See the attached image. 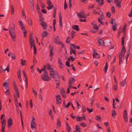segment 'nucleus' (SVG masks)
Listing matches in <instances>:
<instances>
[{
	"label": "nucleus",
	"mask_w": 132,
	"mask_h": 132,
	"mask_svg": "<svg viewBox=\"0 0 132 132\" xmlns=\"http://www.w3.org/2000/svg\"><path fill=\"white\" fill-rule=\"evenodd\" d=\"M125 37V36H124L122 38L121 43L123 47L122 50L121 52L120 53L119 56V59H122V57L124 56L126 52V50L125 49V47L124 46V39Z\"/></svg>",
	"instance_id": "nucleus-1"
},
{
	"label": "nucleus",
	"mask_w": 132,
	"mask_h": 132,
	"mask_svg": "<svg viewBox=\"0 0 132 132\" xmlns=\"http://www.w3.org/2000/svg\"><path fill=\"white\" fill-rule=\"evenodd\" d=\"M5 116L4 114L2 115L1 117V122L2 123V127L1 132H5V128L6 124V120L3 117H5Z\"/></svg>",
	"instance_id": "nucleus-2"
},
{
	"label": "nucleus",
	"mask_w": 132,
	"mask_h": 132,
	"mask_svg": "<svg viewBox=\"0 0 132 132\" xmlns=\"http://www.w3.org/2000/svg\"><path fill=\"white\" fill-rule=\"evenodd\" d=\"M13 28L12 27H11L9 29V33L13 41H15V39L16 37V34L15 33L14 30L15 29V25L14 23L13 24Z\"/></svg>",
	"instance_id": "nucleus-3"
},
{
	"label": "nucleus",
	"mask_w": 132,
	"mask_h": 132,
	"mask_svg": "<svg viewBox=\"0 0 132 132\" xmlns=\"http://www.w3.org/2000/svg\"><path fill=\"white\" fill-rule=\"evenodd\" d=\"M51 73L50 76L51 77L55 79V80L56 82H60V77L59 75H57V76L54 77V71L50 70Z\"/></svg>",
	"instance_id": "nucleus-4"
},
{
	"label": "nucleus",
	"mask_w": 132,
	"mask_h": 132,
	"mask_svg": "<svg viewBox=\"0 0 132 132\" xmlns=\"http://www.w3.org/2000/svg\"><path fill=\"white\" fill-rule=\"evenodd\" d=\"M44 76L41 77L42 80L44 81H49L50 80V77L48 76L47 71H45Z\"/></svg>",
	"instance_id": "nucleus-5"
},
{
	"label": "nucleus",
	"mask_w": 132,
	"mask_h": 132,
	"mask_svg": "<svg viewBox=\"0 0 132 132\" xmlns=\"http://www.w3.org/2000/svg\"><path fill=\"white\" fill-rule=\"evenodd\" d=\"M32 121L31 122V127L32 130L36 129V123L34 122L35 121V118L32 117Z\"/></svg>",
	"instance_id": "nucleus-6"
},
{
	"label": "nucleus",
	"mask_w": 132,
	"mask_h": 132,
	"mask_svg": "<svg viewBox=\"0 0 132 132\" xmlns=\"http://www.w3.org/2000/svg\"><path fill=\"white\" fill-rule=\"evenodd\" d=\"M13 86L17 97L19 98L20 96V94L16 83L15 81L13 82Z\"/></svg>",
	"instance_id": "nucleus-7"
},
{
	"label": "nucleus",
	"mask_w": 132,
	"mask_h": 132,
	"mask_svg": "<svg viewBox=\"0 0 132 132\" xmlns=\"http://www.w3.org/2000/svg\"><path fill=\"white\" fill-rule=\"evenodd\" d=\"M60 97L61 96L60 95H57L56 96L55 98L56 101V103L57 105H60L61 103L62 100Z\"/></svg>",
	"instance_id": "nucleus-8"
},
{
	"label": "nucleus",
	"mask_w": 132,
	"mask_h": 132,
	"mask_svg": "<svg viewBox=\"0 0 132 132\" xmlns=\"http://www.w3.org/2000/svg\"><path fill=\"white\" fill-rule=\"evenodd\" d=\"M76 46L73 44H71L70 45V49L72 53L74 54L75 52H76Z\"/></svg>",
	"instance_id": "nucleus-9"
},
{
	"label": "nucleus",
	"mask_w": 132,
	"mask_h": 132,
	"mask_svg": "<svg viewBox=\"0 0 132 132\" xmlns=\"http://www.w3.org/2000/svg\"><path fill=\"white\" fill-rule=\"evenodd\" d=\"M31 44H30V46L31 49L32 47H33L34 49V53L35 54V55L36 54L37 49L35 45V43H34V41H31Z\"/></svg>",
	"instance_id": "nucleus-10"
},
{
	"label": "nucleus",
	"mask_w": 132,
	"mask_h": 132,
	"mask_svg": "<svg viewBox=\"0 0 132 132\" xmlns=\"http://www.w3.org/2000/svg\"><path fill=\"white\" fill-rule=\"evenodd\" d=\"M47 4L49 6L47 7V9L49 10L52 9L53 7V5H52L51 1L49 0H47Z\"/></svg>",
	"instance_id": "nucleus-11"
},
{
	"label": "nucleus",
	"mask_w": 132,
	"mask_h": 132,
	"mask_svg": "<svg viewBox=\"0 0 132 132\" xmlns=\"http://www.w3.org/2000/svg\"><path fill=\"white\" fill-rule=\"evenodd\" d=\"M40 24L42 26L44 30L46 29L47 26V24L44 21H41Z\"/></svg>",
	"instance_id": "nucleus-12"
},
{
	"label": "nucleus",
	"mask_w": 132,
	"mask_h": 132,
	"mask_svg": "<svg viewBox=\"0 0 132 132\" xmlns=\"http://www.w3.org/2000/svg\"><path fill=\"white\" fill-rule=\"evenodd\" d=\"M23 73L25 78V81L26 84V88H28V78L27 77L26 74L24 70H23Z\"/></svg>",
	"instance_id": "nucleus-13"
},
{
	"label": "nucleus",
	"mask_w": 132,
	"mask_h": 132,
	"mask_svg": "<svg viewBox=\"0 0 132 132\" xmlns=\"http://www.w3.org/2000/svg\"><path fill=\"white\" fill-rule=\"evenodd\" d=\"M60 92L61 94L62 95L63 97L64 98H65L66 97V94L65 90L63 88L60 91Z\"/></svg>",
	"instance_id": "nucleus-14"
},
{
	"label": "nucleus",
	"mask_w": 132,
	"mask_h": 132,
	"mask_svg": "<svg viewBox=\"0 0 132 132\" xmlns=\"http://www.w3.org/2000/svg\"><path fill=\"white\" fill-rule=\"evenodd\" d=\"M13 120L12 119L10 118L9 119L8 121V127L9 128L11 126L13 125Z\"/></svg>",
	"instance_id": "nucleus-15"
},
{
	"label": "nucleus",
	"mask_w": 132,
	"mask_h": 132,
	"mask_svg": "<svg viewBox=\"0 0 132 132\" xmlns=\"http://www.w3.org/2000/svg\"><path fill=\"white\" fill-rule=\"evenodd\" d=\"M98 43L99 46H105L104 40L102 39H98Z\"/></svg>",
	"instance_id": "nucleus-16"
},
{
	"label": "nucleus",
	"mask_w": 132,
	"mask_h": 132,
	"mask_svg": "<svg viewBox=\"0 0 132 132\" xmlns=\"http://www.w3.org/2000/svg\"><path fill=\"white\" fill-rule=\"evenodd\" d=\"M48 35V32L46 31H45L42 33L41 36L43 38H44V37H46Z\"/></svg>",
	"instance_id": "nucleus-17"
},
{
	"label": "nucleus",
	"mask_w": 132,
	"mask_h": 132,
	"mask_svg": "<svg viewBox=\"0 0 132 132\" xmlns=\"http://www.w3.org/2000/svg\"><path fill=\"white\" fill-rule=\"evenodd\" d=\"M75 80L74 79V77H71L70 78L69 80V84L70 85H71L72 83H73L75 82Z\"/></svg>",
	"instance_id": "nucleus-18"
},
{
	"label": "nucleus",
	"mask_w": 132,
	"mask_h": 132,
	"mask_svg": "<svg viewBox=\"0 0 132 132\" xmlns=\"http://www.w3.org/2000/svg\"><path fill=\"white\" fill-rule=\"evenodd\" d=\"M94 53L93 56L94 57H95L96 58H99V56L97 53L94 50H93Z\"/></svg>",
	"instance_id": "nucleus-19"
},
{
	"label": "nucleus",
	"mask_w": 132,
	"mask_h": 132,
	"mask_svg": "<svg viewBox=\"0 0 132 132\" xmlns=\"http://www.w3.org/2000/svg\"><path fill=\"white\" fill-rule=\"evenodd\" d=\"M59 21L60 23V25L61 27L62 26V16L61 15V13H60L59 16Z\"/></svg>",
	"instance_id": "nucleus-20"
},
{
	"label": "nucleus",
	"mask_w": 132,
	"mask_h": 132,
	"mask_svg": "<svg viewBox=\"0 0 132 132\" xmlns=\"http://www.w3.org/2000/svg\"><path fill=\"white\" fill-rule=\"evenodd\" d=\"M39 18H40V21H42L44 20V17L43 16L42 14L40 11H38Z\"/></svg>",
	"instance_id": "nucleus-21"
},
{
	"label": "nucleus",
	"mask_w": 132,
	"mask_h": 132,
	"mask_svg": "<svg viewBox=\"0 0 132 132\" xmlns=\"http://www.w3.org/2000/svg\"><path fill=\"white\" fill-rule=\"evenodd\" d=\"M20 114L21 118V122L22 124V126L23 128V117L22 116V112L21 111H20Z\"/></svg>",
	"instance_id": "nucleus-22"
},
{
	"label": "nucleus",
	"mask_w": 132,
	"mask_h": 132,
	"mask_svg": "<svg viewBox=\"0 0 132 132\" xmlns=\"http://www.w3.org/2000/svg\"><path fill=\"white\" fill-rule=\"evenodd\" d=\"M5 89L6 90L5 92V94L6 95H7L9 94V86H8L7 85V86L5 87Z\"/></svg>",
	"instance_id": "nucleus-23"
},
{
	"label": "nucleus",
	"mask_w": 132,
	"mask_h": 132,
	"mask_svg": "<svg viewBox=\"0 0 132 132\" xmlns=\"http://www.w3.org/2000/svg\"><path fill=\"white\" fill-rule=\"evenodd\" d=\"M72 28L74 30H76L77 31H78L79 30V26L77 25L73 26H72Z\"/></svg>",
	"instance_id": "nucleus-24"
},
{
	"label": "nucleus",
	"mask_w": 132,
	"mask_h": 132,
	"mask_svg": "<svg viewBox=\"0 0 132 132\" xmlns=\"http://www.w3.org/2000/svg\"><path fill=\"white\" fill-rule=\"evenodd\" d=\"M101 2L100 3V0H96V2L98 3V4L100 6H101L104 4V1L103 0H101Z\"/></svg>",
	"instance_id": "nucleus-25"
},
{
	"label": "nucleus",
	"mask_w": 132,
	"mask_h": 132,
	"mask_svg": "<svg viewBox=\"0 0 132 132\" xmlns=\"http://www.w3.org/2000/svg\"><path fill=\"white\" fill-rule=\"evenodd\" d=\"M53 47H52L50 50V56L51 57L53 56L54 54L53 52Z\"/></svg>",
	"instance_id": "nucleus-26"
},
{
	"label": "nucleus",
	"mask_w": 132,
	"mask_h": 132,
	"mask_svg": "<svg viewBox=\"0 0 132 132\" xmlns=\"http://www.w3.org/2000/svg\"><path fill=\"white\" fill-rule=\"evenodd\" d=\"M118 25V24L117 23H115L112 26V29L114 31H116L117 30L116 28Z\"/></svg>",
	"instance_id": "nucleus-27"
},
{
	"label": "nucleus",
	"mask_w": 132,
	"mask_h": 132,
	"mask_svg": "<svg viewBox=\"0 0 132 132\" xmlns=\"http://www.w3.org/2000/svg\"><path fill=\"white\" fill-rule=\"evenodd\" d=\"M126 79L123 80L122 82H120V85L121 86L123 87L125 86V83H126Z\"/></svg>",
	"instance_id": "nucleus-28"
},
{
	"label": "nucleus",
	"mask_w": 132,
	"mask_h": 132,
	"mask_svg": "<svg viewBox=\"0 0 132 132\" xmlns=\"http://www.w3.org/2000/svg\"><path fill=\"white\" fill-rule=\"evenodd\" d=\"M21 64L22 66H24L26 65V61L25 60H21Z\"/></svg>",
	"instance_id": "nucleus-29"
},
{
	"label": "nucleus",
	"mask_w": 132,
	"mask_h": 132,
	"mask_svg": "<svg viewBox=\"0 0 132 132\" xmlns=\"http://www.w3.org/2000/svg\"><path fill=\"white\" fill-rule=\"evenodd\" d=\"M76 33V32L74 31H73L72 30L71 31V36L72 39H73L74 37L76 35L75 34Z\"/></svg>",
	"instance_id": "nucleus-30"
},
{
	"label": "nucleus",
	"mask_w": 132,
	"mask_h": 132,
	"mask_svg": "<svg viewBox=\"0 0 132 132\" xmlns=\"http://www.w3.org/2000/svg\"><path fill=\"white\" fill-rule=\"evenodd\" d=\"M57 127L59 126L60 127L61 126V122L60 120L59 119H57V123H56Z\"/></svg>",
	"instance_id": "nucleus-31"
},
{
	"label": "nucleus",
	"mask_w": 132,
	"mask_h": 132,
	"mask_svg": "<svg viewBox=\"0 0 132 132\" xmlns=\"http://www.w3.org/2000/svg\"><path fill=\"white\" fill-rule=\"evenodd\" d=\"M57 10V8L56 7H54V13H53V17L54 18H55L56 17V11Z\"/></svg>",
	"instance_id": "nucleus-32"
},
{
	"label": "nucleus",
	"mask_w": 132,
	"mask_h": 132,
	"mask_svg": "<svg viewBox=\"0 0 132 132\" xmlns=\"http://www.w3.org/2000/svg\"><path fill=\"white\" fill-rule=\"evenodd\" d=\"M108 64L107 62H106V64H105V66L104 67V73H106L107 71L108 70Z\"/></svg>",
	"instance_id": "nucleus-33"
},
{
	"label": "nucleus",
	"mask_w": 132,
	"mask_h": 132,
	"mask_svg": "<svg viewBox=\"0 0 132 132\" xmlns=\"http://www.w3.org/2000/svg\"><path fill=\"white\" fill-rule=\"evenodd\" d=\"M2 67L1 69H2V71H5L6 70L7 72H9V65H8L6 68L4 70H3V69H2V67Z\"/></svg>",
	"instance_id": "nucleus-34"
},
{
	"label": "nucleus",
	"mask_w": 132,
	"mask_h": 132,
	"mask_svg": "<svg viewBox=\"0 0 132 132\" xmlns=\"http://www.w3.org/2000/svg\"><path fill=\"white\" fill-rule=\"evenodd\" d=\"M33 36H32V34H31V35H30V44H31V42L32 41H34V40L33 39Z\"/></svg>",
	"instance_id": "nucleus-35"
},
{
	"label": "nucleus",
	"mask_w": 132,
	"mask_h": 132,
	"mask_svg": "<svg viewBox=\"0 0 132 132\" xmlns=\"http://www.w3.org/2000/svg\"><path fill=\"white\" fill-rule=\"evenodd\" d=\"M113 108L114 109H116V107H115V105H116V103L115 102V100L114 98H113Z\"/></svg>",
	"instance_id": "nucleus-36"
},
{
	"label": "nucleus",
	"mask_w": 132,
	"mask_h": 132,
	"mask_svg": "<svg viewBox=\"0 0 132 132\" xmlns=\"http://www.w3.org/2000/svg\"><path fill=\"white\" fill-rule=\"evenodd\" d=\"M81 128H80L79 126L78 125H76V131L79 132V130H80Z\"/></svg>",
	"instance_id": "nucleus-37"
},
{
	"label": "nucleus",
	"mask_w": 132,
	"mask_h": 132,
	"mask_svg": "<svg viewBox=\"0 0 132 132\" xmlns=\"http://www.w3.org/2000/svg\"><path fill=\"white\" fill-rule=\"evenodd\" d=\"M59 41V38L58 36H57L55 39V43H57Z\"/></svg>",
	"instance_id": "nucleus-38"
},
{
	"label": "nucleus",
	"mask_w": 132,
	"mask_h": 132,
	"mask_svg": "<svg viewBox=\"0 0 132 132\" xmlns=\"http://www.w3.org/2000/svg\"><path fill=\"white\" fill-rule=\"evenodd\" d=\"M121 0H119V2L117 3V6H118L120 8L121 7Z\"/></svg>",
	"instance_id": "nucleus-39"
},
{
	"label": "nucleus",
	"mask_w": 132,
	"mask_h": 132,
	"mask_svg": "<svg viewBox=\"0 0 132 132\" xmlns=\"http://www.w3.org/2000/svg\"><path fill=\"white\" fill-rule=\"evenodd\" d=\"M71 38V37H69L67 38L66 40V43L67 44H69L70 43Z\"/></svg>",
	"instance_id": "nucleus-40"
},
{
	"label": "nucleus",
	"mask_w": 132,
	"mask_h": 132,
	"mask_svg": "<svg viewBox=\"0 0 132 132\" xmlns=\"http://www.w3.org/2000/svg\"><path fill=\"white\" fill-rule=\"evenodd\" d=\"M111 9L112 13H115V7L114 6H112Z\"/></svg>",
	"instance_id": "nucleus-41"
},
{
	"label": "nucleus",
	"mask_w": 132,
	"mask_h": 132,
	"mask_svg": "<svg viewBox=\"0 0 132 132\" xmlns=\"http://www.w3.org/2000/svg\"><path fill=\"white\" fill-rule=\"evenodd\" d=\"M28 22L29 24L31 26L32 25V21L31 19L30 18L28 20Z\"/></svg>",
	"instance_id": "nucleus-42"
},
{
	"label": "nucleus",
	"mask_w": 132,
	"mask_h": 132,
	"mask_svg": "<svg viewBox=\"0 0 132 132\" xmlns=\"http://www.w3.org/2000/svg\"><path fill=\"white\" fill-rule=\"evenodd\" d=\"M123 117L125 121L126 122H128V118L127 116H125L123 115Z\"/></svg>",
	"instance_id": "nucleus-43"
},
{
	"label": "nucleus",
	"mask_w": 132,
	"mask_h": 132,
	"mask_svg": "<svg viewBox=\"0 0 132 132\" xmlns=\"http://www.w3.org/2000/svg\"><path fill=\"white\" fill-rule=\"evenodd\" d=\"M101 19H100L99 18H98V20L99 22L101 23V24L102 25H104V23L103 22H102L101 21Z\"/></svg>",
	"instance_id": "nucleus-44"
},
{
	"label": "nucleus",
	"mask_w": 132,
	"mask_h": 132,
	"mask_svg": "<svg viewBox=\"0 0 132 132\" xmlns=\"http://www.w3.org/2000/svg\"><path fill=\"white\" fill-rule=\"evenodd\" d=\"M116 115V111L115 110H113L112 112V116L113 117H115L114 116Z\"/></svg>",
	"instance_id": "nucleus-45"
},
{
	"label": "nucleus",
	"mask_w": 132,
	"mask_h": 132,
	"mask_svg": "<svg viewBox=\"0 0 132 132\" xmlns=\"http://www.w3.org/2000/svg\"><path fill=\"white\" fill-rule=\"evenodd\" d=\"M14 100L15 103V105H18V102L16 97V96H14Z\"/></svg>",
	"instance_id": "nucleus-46"
},
{
	"label": "nucleus",
	"mask_w": 132,
	"mask_h": 132,
	"mask_svg": "<svg viewBox=\"0 0 132 132\" xmlns=\"http://www.w3.org/2000/svg\"><path fill=\"white\" fill-rule=\"evenodd\" d=\"M71 1H72V0H69V7L70 9H71V7L72 6V4L71 3Z\"/></svg>",
	"instance_id": "nucleus-47"
},
{
	"label": "nucleus",
	"mask_w": 132,
	"mask_h": 132,
	"mask_svg": "<svg viewBox=\"0 0 132 132\" xmlns=\"http://www.w3.org/2000/svg\"><path fill=\"white\" fill-rule=\"evenodd\" d=\"M11 13L13 14L14 13V10L13 6L11 5Z\"/></svg>",
	"instance_id": "nucleus-48"
},
{
	"label": "nucleus",
	"mask_w": 132,
	"mask_h": 132,
	"mask_svg": "<svg viewBox=\"0 0 132 132\" xmlns=\"http://www.w3.org/2000/svg\"><path fill=\"white\" fill-rule=\"evenodd\" d=\"M101 119V117L99 116H97L95 118V119L96 120H100Z\"/></svg>",
	"instance_id": "nucleus-49"
},
{
	"label": "nucleus",
	"mask_w": 132,
	"mask_h": 132,
	"mask_svg": "<svg viewBox=\"0 0 132 132\" xmlns=\"http://www.w3.org/2000/svg\"><path fill=\"white\" fill-rule=\"evenodd\" d=\"M68 7V5L66 3V0H65L64 2V9L65 10Z\"/></svg>",
	"instance_id": "nucleus-50"
},
{
	"label": "nucleus",
	"mask_w": 132,
	"mask_h": 132,
	"mask_svg": "<svg viewBox=\"0 0 132 132\" xmlns=\"http://www.w3.org/2000/svg\"><path fill=\"white\" fill-rule=\"evenodd\" d=\"M78 15L80 17L83 18L84 19H85L86 18V15H83L82 16L81 14L79 13H77Z\"/></svg>",
	"instance_id": "nucleus-51"
},
{
	"label": "nucleus",
	"mask_w": 132,
	"mask_h": 132,
	"mask_svg": "<svg viewBox=\"0 0 132 132\" xmlns=\"http://www.w3.org/2000/svg\"><path fill=\"white\" fill-rule=\"evenodd\" d=\"M49 115L51 116L52 119H53V117L52 114V110L50 111L49 113Z\"/></svg>",
	"instance_id": "nucleus-52"
},
{
	"label": "nucleus",
	"mask_w": 132,
	"mask_h": 132,
	"mask_svg": "<svg viewBox=\"0 0 132 132\" xmlns=\"http://www.w3.org/2000/svg\"><path fill=\"white\" fill-rule=\"evenodd\" d=\"M91 25H93V27L95 29L96 28V27H97V24L96 23H92Z\"/></svg>",
	"instance_id": "nucleus-53"
},
{
	"label": "nucleus",
	"mask_w": 132,
	"mask_h": 132,
	"mask_svg": "<svg viewBox=\"0 0 132 132\" xmlns=\"http://www.w3.org/2000/svg\"><path fill=\"white\" fill-rule=\"evenodd\" d=\"M82 111L83 113H85L86 111L85 108V106L83 105L82 106Z\"/></svg>",
	"instance_id": "nucleus-54"
},
{
	"label": "nucleus",
	"mask_w": 132,
	"mask_h": 132,
	"mask_svg": "<svg viewBox=\"0 0 132 132\" xmlns=\"http://www.w3.org/2000/svg\"><path fill=\"white\" fill-rule=\"evenodd\" d=\"M11 54L12 55L11 58L14 60L16 59V57L15 55L13 53H11Z\"/></svg>",
	"instance_id": "nucleus-55"
},
{
	"label": "nucleus",
	"mask_w": 132,
	"mask_h": 132,
	"mask_svg": "<svg viewBox=\"0 0 132 132\" xmlns=\"http://www.w3.org/2000/svg\"><path fill=\"white\" fill-rule=\"evenodd\" d=\"M87 110L89 111V113H91L93 112V109H90L89 108H87Z\"/></svg>",
	"instance_id": "nucleus-56"
},
{
	"label": "nucleus",
	"mask_w": 132,
	"mask_h": 132,
	"mask_svg": "<svg viewBox=\"0 0 132 132\" xmlns=\"http://www.w3.org/2000/svg\"><path fill=\"white\" fill-rule=\"evenodd\" d=\"M115 66H114L112 67L111 71L112 73H113L114 71H115Z\"/></svg>",
	"instance_id": "nucleus-57"
},
{
	"label": "nucleus",
	"mask_w": 132,
	"mask_h": 132,
	"mask_svg": "<svg viewBox=\"0 0 132 132\" xmlns=\"http://www.w3.org/2000/svg\"><path fill=\"white\" fill-rule=\"evenodd\" d=\"M85 51L84 50H82L81 51H79L78 52V54L79 55L80 54H83L85 52Z\"/></svg>",
	"instance_id": "nucleus-58"
},
{
	"label": "nucleus",
	"mask_w": 132,
	"mask_h": 132,
	"mask_svg": "<svg viewBox=\"0 0 132 132\" xmlns=\"http://www.w3.org/2000/svg\"><path fill=\"white\" fill-rule=\"evenodd\" d=\"M37 60L35 59V57L34 56L33 57V65H34L35 64L37 63Z\"/></svg>",
	"instance_id": "nucleus-59"
},
{
	"label": "nucleus",
	"mask_w": 132,
	"mask_h": 132,
	"mask_svg": "<svg viewBox=\"0 0 132 132\" xmlns=\"http://www.w3.org/2000/svg\"><path fill=\"white\" fill-rule=\"evenodd\" d=\"M107 16L109 18H110L111 16V14L110 12H108L106 13Z\"/></svg>",
	"instance_id": "nucleus-60"
},
{
	"label": "nucleus",
	"mask_w": 132,
	"mask_h": 132,
	"mask_svg": "<svg viewBox=\"0 0 132 132\" xmlns=\"http://www.w3.org/2000/svg\"><path fill=\"white\" fill-rule=\"evenodd\" d=\"M30 106L31 108H32L33 107V103L32 102V100L31 99L30 100Z\"/></svg>",
	"instance_id": "nucleus-61"
},
{
	"label": "nucleus",
	"mask_w": 132,
	"mask_h": 132,
	"mask_svg": "<svg viewBox=\"0 0 132 132\" xmlns=\"http://www.w3.org/2000/svg\"><path fill=\"white\" fill-rule=\"evenodd\" d=\"M56 84L57 86H56V88H60V82H56Z\"/></svg>",
	"instance_id": "nucleus-62"
},
{
	"label": "nucleus",
	"mask_w": 132,
	"mask_h": 132,
	"mask_svg": "<svg viewBox=\"0 0 132 132\" xmlns=\"http://www.w3.org/2000/svg\"><path fill=\"white\" fill-rule=\"evenodd\" d=\"M58 62L59 65H60V64H62V60L59 58H58Z\"/></svg>",
	"instance_id": "nucleus-63"
},
{
	"label": "nucleus",
	"mask_w": 132,
	"mask_h": 132,
	"mask_svg": "<svg viewBox=\"0 0 132 132\" xmlns=\"http://www.w3.org/2000/svg\"><path fill=\"white\" fill-rule=\"evenodd\" d=\"M81 117H80L78 116H77L76 119V120L77 121H81Z\"/></svg>",
	"instance_id": "nucleus-64"
}]
</instances>
